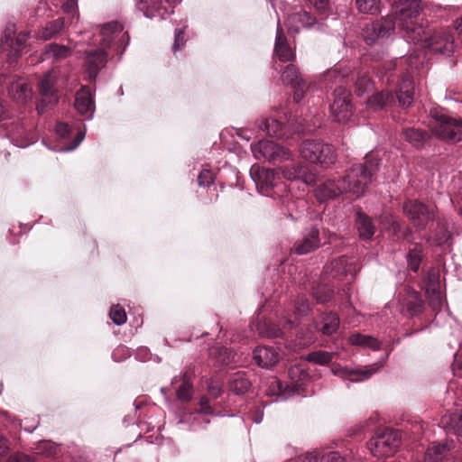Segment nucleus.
<instances>
[{
	"instance_id": "62",
	"label": "nucleus",
	"mask_w": 462,
	"mask_h": 462,
	"mask_svg": "<svg viewBox=\"0 0 462 462\" xmlns=\"http://www.w3.org/2000/svg\"><path fill=\"white\" fill-rule=\"evenodd\" d=\"M310 310V305L307 301L300 300L295 306V311L298 315H306Z\"/></svg>"
},
{
	"instance_id": "21",
	"label": "nucleus",
	"mask_w": 462,
	"mask_h": 462,
	"mask_svg": "<svg viewBox=\"0 0 462 462\" xmlns=\"http://www.w3.org/2000/svg\"><path fill=\"white\" fill-rule=\"evenodd\" d=\"M319 232L316 227L307 229L302 233L301 238L294 244V251L298 254H306L319 246Z\"/></svg>"
},
{
	"instance_id": "18",
	"label": "nucleus",
	"mask_w": 462,
	"mask_h": 462,
	"mask_svg": "<svg viewBox=\"0 0 462 462\" xmlns=\"http://www.w3.org/2000/svg\"><path fill=\"white\" fill-rule=\"evenodd\" d=\"M279 171L287 180H299L306 185L313 184L316 180L315 174L301 162L282 166L279 168Z\"/></svg>"
},
{
	"instance_id": "61",
	"label": "nucleus",
	"mask_w": 462,
	"mask_h": 462,
	"mask_svg": "<svg viewBox=\"0 0 462 462\" xmlns=\"http://www.w3.org/2000/svg\"><path fill=\"white\" fill-rule=\"evenodd\" d=\"M260 333L267 337H279L282 335L281 328L278 327H272L266 331L261 329Z\"/></svg>"
},
{
	"instance_id": "51",
	"label": "nucleus",
	"mask_w": 462,
	"mask_h": 462,
	"mask_svg": "<svg viewBox=\"0 0 462 462\" xmlns=\"http://www.w3.org/2000/svg\"><path fill=\"white\" fill-rule=\"evenodd\" d=\"M207 388H208V394L210 396H212L213 398L219 397L223 393L222 385L219 383L213 381V380H210L208 383Z\"/></svg>"
},
{
	"instance_id": "38",
	"label": "nucleus",
	"mask_w": 462,
	"mask_h": 462,
	"mask_svg": "<svg viewBox=\"0 0 462 462\" xmlns=\"http://www.w3.org/2000/svg\"><path fill=\"white\" fill-rule=\"evenodd\" d=\"M404 139L414 147H420L427 139V133L414 128H406L402 132Z\"/></svg>"
},
{
	"instance_id": "13",
	"label": "nucleus",
	"mask_w": 462,
	"mask_h": 462,
	"mask_svg": "<svg viewBox=\"0 0 462 462\" xmlns=\"http://www.w3.org/2000/svg\"><path fill=\"white\" fill-rule=\"evenodd\" d=\"M56 79L55 72L51 70L44 74L39 83L41 98L36 107L39 114H42L46 107L52 106L58 103L59 97L55 86Z\"/></svg>"
},
{
	"instance_id": "56",
	"label": "nucleus",
	"mask_w": 462,
	"mask_h": 462,
	"mask_svg": "<svg viewBox=\"0 0 462 462\" xmlns=\"http://www.w3.org/2000/svg\"><path fill=\"white\" fill-rule=\"evenodd\" d=\"M55 131L60 137L65 138L70 134L71 128L68 124L60 122L56 125Z\"/></svg>"
},
{
	"instance_id": "5",
	"label": "nucleus",
	"mask_w": 462,
	"mask_h": 462,
	"mask_svg": "<svg viewBox=\"0 0 462 462\" xmlns=\"http://www.w3.org/2000/svg\"><path fill=\"white\" fill-rule=\"evenodd\" d=\"M413 83L410 78L402 79L396 95L390 91H381L374 94L366 101V106L374 112L393 106L395 100L402 107L410 106L413 102Z\"/></svg>"
},
{
	"instance_id": "8",
	"label": "nucleus",
	"mask_w": 462,
	"mask_h": 462,
	"mask_svg": "<svg viewBox=\"0 0 462 462\" xmlns=\"http://www.w3.org/2000/svg\"><path fill=\"white\" fill-rule=\"evenodd\" d=\"M401 443L399 431L383 428L378 429L375 436L367 443L370 452L377 457H390L393 455Z\"/></svg>"
},
{
	"instance_id": "36",
	"label": "nucleus",
	"mask_w": 462,
	"mask_h": 462,
	"mask_svg": "<svg viewBox=\"0 0 462 462\" xmlns=\"http://www.w3.org/2000/svg\"><path fill=\"white\" fill-rule=\"evenodd\" d=\"M356 226L362 239H370L374 234V226L371 218L364 214H357Z\"/></svg>"
},
{
	"instance_id": "48",
	"label": "nucleus",
	"mask_w": 462,
	"mask_h": 462,
	"mask_svg": "<svg viewBox=\"0 0 462 462\" xmlns=\"http://www.w3.org/2000/svg\"><path fill=\"white\" fill-rule=\"evenodd\" d=\"M109 316L112 321L117 326H121L126 322V313L119 305H114L111 308Z\"/></svg>"
},
{
	"instance_id": "25",
	"label": "nucleus",
	"mask_w": 462,
	"mask_h": 462,
	"mask_svg": "<svg viewBox=\"0 0 462 462\" xmlns=\"http://www.w3.org/2000/svg\"><path fill=\"white\" fill-rule=\"evenodd\" d=\"M253 357L259 366L269 368L278 362L279 354L273 347L258 346L254 350Z\"/></svg>"
},
{
	"instance_id": "32",
	"label": "nucleus",
	"mask_w": 462,
	"mask_h": 462,
	"mask_svg": "<svg viewBox=\"0 0 462 462\" xmlns=\"http://www.w3.org/2000/svg\"><path fill=\"white\" fill-rule=\"evenodd\" d=\"M256 124L259 129L265 131L270 136L282 138L286 134L285 126L275 118L261 119Z\"/></svg>"
},
{
	"instance_id": "59",
	"label": "nucleus",
	"mask_w": 462,
	"mask_h": 462,
	"mask_svg": "<svg viewBox=\"0 0 462 462\" xmlns=\"http://www.w3.org/2000/svg\"><path fill=\"white\" fill-rule=\"evenodd\" d=\"M303 462H323V455L317 450L308 452L304 457Z\"/></svg>"
},
{
	"instance_id": "15",
	"label": "nucleus",
	"mask_w": 462,
	"mask_h": 462,
	"mask_svg": "<svg viewBox=\"0 0 462 462\" xmlns=\"http://www.w3.org/2000/svg\"><path fill=\"white\" fill-rule=\"evenodd\" d=\"M403 210L413 225L419 228L424 227L434 218V207L418 200H409L404 203Z\"/></svg>"
},
{
	"instance_id": "16",
	"label": "nucleus",
	"mask_w": 462,
	"mask_h": 462,
	"mask_svg": "<svg viewBox=\"0 0 462 462\" xmlns=\"http://www.w3.org/2000/svg\"><path fill=\"white\" fill-rule=\"evenodd\" d=\"M384 365V361L365 366L362 368L352 369L340 366L339 365H333L332 373L341 377L343 380H349L350 382H362L370 378L374 374L379 371Z\"/></svg>"
},
{
	"instance_id": "9",
	"label": "nucleus",
	"mask_w": 462,
	"mask_h": 462,
	"mask_svg": "<svg viewBox=\"0 0 462 462\" xmlns=\"http://www.w3.org/2000/svg\"><path fill=\"white\" fill-rule=\"evenodd\" d=\"M434 121L430 124L432 133L439 138L459 142L462 140V120L451 118L442 113H432Z\"/></svg>"
},
{
	"instance_id": "29",
	"label": "nucleus",
	"mask_w": 462,
	"mask_h": 462,
	"mask_svg": "<svg viewBox=\"0 0 462 462\" xmlns=\"http://www.w3.org/2000/svg\"><path fill=\"white\" fill-rule=\"evenodd\" d=\"M403 307L407 309L410 315L414 316L421 311L422 300L417 291L411 288H405L404 293L400 299Z\"/></svg>"
},
{
	"instance_id": "60",
	"label": "nucleus",
	"mask_w": 462,
	"mask_h": 462,
	"mask_svg": "<svg viewBox=\"0 0 462 462\" xmlns=\"http://www.w3.org/2000/svg\"><path fill=\"white\" fill-rule=\"evenodd\" d=\"M314 7L321 13H325L329 6L328 0H308Z\"/></svg>"
},
{
	"instance_id": "19",
	"label": "nucleus",
	"mask_w": 462,
	"mask_h": 462,
	"mask_svg": "<svg viewBox=\"0 0 462 462\" xmlns=\"http://www.w3.org/2000/svg\"><path fill=\"white\" fill-rule=\"evenodd\" d=\"M425 291L430 306L438 310L442 306V295L440 291L439 274L435 270H430L425 279Z\"/></svg>"
},
{
	"instance_id": "43",
	"label": "nucleus",
	"mask_w": 462,
	"mask_h": 462,
	"mask_svg": "<svg viewBox=\"0 0 462 462\" xmlns=\"http://www.w3.org/2000/svg\"><path fill=\"white\" fill-rule=\"evenodd\" d=\"M59 452V446L51 441H40L35 447V453L46 457H53Z\"/></svg>"
},
{
	"instance_id": "49",
	"label": "nucleus",
	"mask_w": 462,
	"mask_h": 462,
	"mask_svg": "<svg viewBox=\"0 0 462 462\" xmlns=\"http://www.w3.org/2000/svg\"><path fill=\"white\" fill-rule=\"evenodd\" d=\"M448 425L454 434L462 437V412L453 413L449 418Z\"/></svg>"
},
{
	"instance_id": "46",
	"label": "nucleus",
	"mask_w": 462,
	"mask_h": 462,
	"mask_svg": "<svg viewBox=\"0 0 462 462\" xmlns=\"http://www.w3.org/2000/svg\"><path fill=\"white\" fill-rule=\"evenodd\" d=\"M361 13L374 14L379 12V0H356Z\"/></svg>"
},
{
	"instance_id": "1",
	"label": "nucleus",
	"mask_w": 462,
	"mask_h": 462,
	"mask_svg": "<svg viewBox=\"0 0 462 462\" xmlns=\"http://www.w3.org/2000/svg\"><path fill=\"white\" fill-rule=\"evenodd\" d=\"M377 171L378 161L366 159L364 164L352 166L346 175L337 182L328 180L319 184L315 189V197L319 202L335 199L344 192L359 198L365 194Z\"/></svg>"
},
{
	"instance_id": "41",
	"label": "nucleus",
	"mask_w": 462,
	"mask_h": 462,
	"mask_svg": "<svg viewBox=\"0 0 462 462\" xmlns=\"http://www.w3.org/2000/svg\"><path fill=\"white\" fill-rule=\"evenodd\" d=\"M374 84L365 72H357L355 82V92L357 96H363L369 90H372Z\"/></svg>"
},
{
	"instance_id": "6",
	"label": "nucleus",
	"mask_w": 462,
	"mask_h": 462,
	"mask_svg": "<svg viewBox=\"0 0 462 462\" xmlns=\"http://www.w3.org/2000/svg\"><path fill=\"white\" fill-rule=\"evenodd\" d=\"M300 156L310 163L328 168L337 161L334 147L317 140H305L300 146Z\"/></svg>"
},
{
	"instance_id": "57",
	"label": "nucleus",
	"mask_w": 462,
	"mask_h": 462,
	"mask_svg": "<svg viewBox=\"0 0 462 462\" xmlns=\"http://www.w3.org/2000/svg\"><path fill=\"white\" fill-rule=\"evenodd\" d=\"M85 134H86L85 131H79L77 134V135H76V137H75V139L73 141V143L71 145H69V146H66V147L61 148L60 151H62V152H69V151H73L74 149H76L79 145V143L83 141V139L85 137Z\"/></svg>"
},
{
	"instance_id": "52",
	"label": "nucleus",
	"mask_w": 462,
	"mask_h": 462,
	"mask_svg": "<svg viewBox=\"0 0 462 462\" xmlns=\"http://www.w3.org/2000/svg\"><path fill=\"white\" fill-rule=\"evenodd\" d=\"M61 8L64 13L74 15L78 9V0H64Z\"/></svg>"
},
{
	"instance_id": "22",
	"label": "nucleus",
	"mask_w": 462,
	"mask_h": 462,
	"mask_svg": "<svg viewBox=\"0 0 462 462\" xmlns=\"http://www.w3.org/2000/svg\"><path fill=\"white\" fill-rule=\"evenodd\" d=\"M274 55L282 62L292 60L295 57V53L288 44L287 39L279 23L275 37Z\"/></svg>"
},
{
	"instance_id": "34",
	"label": "nucleus",
	"mask_w": 462,
	"mask_h": 462,
	"mask_svg": "<svg viewBox=\"0 0 462 462\" xmlns=\"http://www.w3.org/2000/svg\"><path fill=\"white\" fill-rule=\"evenodd\" d=\"M29 38L28 32H20L16 38L11 40L10 47L11 50L7 53V60L10 63L15 62L21 56L22 51L25 48L26 42Z\"/></svg>"
},
{
	"instance_id": "63",
	"label": "nucleus",
	"mask_w": 462,
	"mask_h": 462,
	"mask_svg": "<svg viewBox=\"0 0 462 462\" xmlns=\"http://www.w3.org/2000/svg\"><path fill=\"white\" fill-rule=\"evenodd\" d=\"M449 238H450V234L446 229H443L440 231L439 235H437L436 243H437V245H441L448 243Z\"/></svg>"
},
{
	"instance_id": "28",
	"label": "nucleus",
	"mask_w": 462,
	"mask_h": 462,
	"mask_svg": "<svg viewBox=\"0 0 462 462\" xmlns=\"http://www.w3.org/2000/svg\"><path fill=\"white\" fill-rule=\"evenodd\" d=\"M288 29L290 32H298L302 28H311L317 23L316 19L306 11L298 12L288 17Z\"/></svg>"
},
{
	"instance_id": "47",
	"label": "nucleus",
	"mask_w": 462,
	"mask_h": 462,
	"mask_svg": "<svg viewBox=\"0 0 462 462\" xmlns=\"http://www.w3.org/2000/svg\"><path fill=\"white\" fill-rule=\"evenodd\" d=\"M313 296L319 303H325L332 298L333 291L327 285H320L313 289Z\"/></svg>"
},
{
	"instance_id": "58",
	"label": "nucleus",
	"mask_w": 462,
	"mask_h": 462,
	"mask_svg": "<svg viewBox=\"0 0 462 462\" xmlns=\"http://www.w3.org/2000/svg\"><path fill=\"white\" fill-rule=\"evenodd\" d=\"M7 462H34L33 459L25 454L15 453L9 457Z\"/></svg>"
},
{
	"instance_id": "50",
	"label": "nucleus",
	"mask_w": 462,
	"mask_h": 462,
	"mask_svg": "<svg viewBox=\"0 0 462 462\" xmlns=\"http://www.w3.org/2000/svg\"><path fill=\"white\" fill-rule=\"evenodd\" d=\"M214 180V175L209 170H202L198 177V183L201 187L209 186Z\"/></svg>"
},
{
	"instance_id": "27",
	"label": "nucleus",
	"mask_w": 462,
	"mask_h": 462,
	"mask_svg": "<svg viewBox=\"0 0 462 462\" xmlns=\"http://www.w3.org/2000/svg\"><path fill=\"white\" fill-rule=\"evenodd\" d=\"M453 447L454 445L452 440L432 442L425 452L424 461L439 462Z\"/></svg>"
},
{
	"instance_id": "3",
	"label": "nucleus",
	"mask_w": 462,
	"mask_h": 462,
	"mask_svg": "<svg viewBox=\"0 0 462 462\" xmlns=\"http://www.w3.org/2000/svg\"><path fill=\"white\" fill-rule=\"evenodd\" d=\"M392 19L404 32L407 41L416 42L421 39L426 26L420 17L421 6L418 0H401L393 5Z\"/></svg>"
},
{
	"instance_id": "45",
	"label": "nucleus",
	"mask_w": 462,
	"mask_h": 462,
	"mask_svg": "<svg viewBox=\"0 0 462 462\" xmlns=\"http://www.w3.org/2000/svg\"><path fill=\"white\" fill-rule=\"evenodd\" d=\"M335 353L327 351H314L307 356V360L313 364L325 365L331 362Z\"/></svg>"
},
{
	"instance_id": "53",
	"label": "nucleus",
	"mask_w": 462,
	"mask_h": 462,
	"mask_svg": "<svg viewBox=\"0 0 462 462\" xmlns=\"http://www.w3.org/2000/svg\"><path fill=\"white\" fill-rule=\"evenodd\" d=\"M19 426L21 428H23V430L27 432H32L37 429L39 426V420L32 418V419H25L23 422L19 420Z\"/></svg>"
},
{
	"instance_id": "39",
	"label": "nucleus",
	"mask_w": 462,
	"mask_h": 462,
	"mask_svg": "<svg viewBox=\"0 0 462 462\" xmlns=\"http://www.w3.org/2000/svg\"><path fill=\"white\" fill-rule=\"evenodd\" d=\"M210 355L215 356L217 362L224 365H229L236 362V354L227 347L214 348Z\"/></svg>"
},
{
	"instance_id": "17",
	"label": "nucleus",
	"mask_w": 462,
	"mask_h": 462,
	"mask_svg": "<svg viewBox=\"0 0 462 462\" xmlns=\"http://www.w3.org/2000/svg\"><path fill=\"white\" fill-rule=\"evenodd\" d=\"M107 62V52L104 49L91 50L86 52L84 58V69L86 78L89 81H95L98 73Z\"/></svg>"
},
{
	"instance_id": "7",
	"label": "nucleus",
	"mask_w": 462,
	"mask_h": 462,
	"mask_svg": "<svg viewBox=\"0 0 462 462\" xmlns=\"http://www.w3.org/2000/svg\"><path fill=\"white\" fill-rule=\"evenodd\" d=\"M413 43L419 44L421 48L434 53H439L446 56L452 54L455 50L454 38L448 31L440 30L434 32L428 26L423 28L421 39Z\"/></svg>"
},
{
	"instance_id": "14",
	"label": "nucleus",
	"mask_w": 462,
	"mask_h": 462,
	"mask_svg": "<svg viewBox=\"0 0 462 462\" xmlns=\"http://www.w3.org/2000/svg\"><path fill=\"white\" fill-rule=\"evenodd\" d=\"M393 31L394 22L392 16H387L366 24L363 37L367 44H374L389 37Z\"/></svg>"
},
{
	"instance_id": "30",
	"label": "nucleus",
	"mask_w": 462,
	"mask_h": 462,
	"mask_svg": "<svg viewBox=\"0 0 462 462\" xmlns=\"http://www.w3.org/2000/svg\"><path fill=\"white\" fill-rule=\"evenodd\" d=\"M9 95L17 103L24 104L32 99V91L26 82L17 79L12 81Z\"/></svg>"
},
{
	"instance_id": "54",
	"label": "nucleus",
	"mask_w": 462,
	"mask_h": 462,
	"mask_svg": "<svg viewBox=\"0 0 462 462\" xmlns=\"http://www.w3.org/2000/svg\"><path fill=\"white\" fill-rule=\"evenodd\" d=\"M184 44V32L180 29H176L174 33V43L172 46L173 52L180 50Z\"/></svg>"
},
{
	"instance_id": "37",
	"label": "nucleus",
	"mask_w": 462,
	"mask_h": 462,
	"mask_svg": "<svg viewBox=\"0 0 462 462\" xmlns=\"http://www.w3.org/2000/svg\"><path fill=\"white\" fill-rule=\"evenodd\" d=\"M64 27L63 19H56L51 21L46 24L44 28H42L38 32V38L42 40H50L55 37Z\"/></svg>"
},
{
	"instance_id": "4",
	"label": "nucleus",
	"mask_w": 462,
	"mask_h": 462,
	"mask_svg": "<svg viewBox=\"0 0 462 462\" xmlns=\"http://www.w3.org/2000/svg\"><path fill=\"white\" fill-rule=\"evenodd\" d=\"M250 174L261 193L273 198L281 197L282 204H286L289 216L292 219L299 217V216H294L293 208L294 206L305 208V201L301 199L292 201L288 192L285 195L280 194V191H285L286 186L280 180V176L276 170L259 167L252 168Z\"/></svg>"
},
{
	"instance_id": "33",
	"label": "nucleus",
	"mask_w": 462,
	"mask_h": 462,
	"mask_svg": "<svg viewBox=\"0 0 462 462\" xmlns=\"http://www.w3.org/2000/svg\"><path fill=\"white\" fill-rule=\"evenodd\" d=\"M230 390L236 394H243L250 389L251 383L245 372L234 373L228 381Z\"/></svg>"
},
{
	"instance_id": "20",
	"label": "nucleus",
	"mask_w": 462,
	"mask_h": 462,
	"mask_svg": "<svg viewBox=\"0 0 462 462\" xmlns=\"http://www.w3.org/2000/svg\"><path fill=\"white\" fill-rule=\"evenodd\" d=\"M137 8L143 13L146 17H160L165 19L170 14V4L168 0H138Z\"/></svg>"
},
{
	"instance_id": "31",
	"label": "nucleus",
	"mask_w": 462,
	"mask_h": 462,
	"mask_svg": "<svg viewBox=\"0 0 462 462\" xmlns=\"http://www.w3.org/2000/svg\"><path fill=\"white\" fill-rule=\"evenodd\" d=\"M332 264V269L337 274H350L352 277H354L359 271L356 260L346 256L339 257Z\"/></svg>"
},
{
	"instance_id": "2",
	"label": "nucleus",
	"mask_w": 462,
	"mask_h": 462,
	"mask_svg": "<svg viewBox=\"0 0 462 462\" xmlns=\"http://www.w3.org/2000/svg\"><path fill=\"white\" fill-rule=\"evenodd\" d=\"M350 73L349 67L343 68L340 65L328 69L323 75L322 80L326 88L338 84L333 92V102L329 106L332 118L338 123H346L353 115L351 93L342 85Z\"/></svg>"
},
{
	"instance_id": "42",
	"label": "nucleus",
	"mask_w": 462,
	"mask_h": 462,
	"mask_svg": "<svg viewBox=\"0 0 462 462\" xmlns=\"http://www.w3.org/2000/svg\"><path fill=\"white\" fill-rule=\"evenodd\" d=\"M70 53L69 48L56 43L49 44L45 51L46 58H53L56 60L67 58Z\"/></svg>"
},
{
	"instance_id": "23",
	"label": "nucleus",
	"mask_w": 462,
	"mask_h": 462,
	"mask_svg": "<svg viewBox=\"0 0 462 462\" xmlns=\"http://www.w3.org/2000/svg\"><path fill=\"white\" fill-rule=\"evenodd\" d=\"M181 382V384L176 390L177 399L183 402H189L192 399L193 386L191 383V374L185 371L180 375H176L171 379V385Z\"/></svg>"
},
{
	"instance_id": "44",
	"label": "nucleus",
	"mask_w": 462,
	"mask_h": 462,
	"mask_svg": "<svg viewBox=\"0 0 462 462\" xmlns=\"http://www.w3.org/2000/svg\"><path fill=\"white\" fill-rule=\"evenodd\" d=\"M421 245L417 244L413 245V247L410 248L409 254L407 255L408 265L413 272H418L421 261Z\"/></svg>"
},
{
	"instance_id": "35",
	"label": "nucleus",
	"mask_w": 462,
	"mask_h": 462,
	"mask_svg": "<svg viewBox=\"0 0 462 462\" xmlns=\"http://www.w3.org/2000/svg\"><path fill=\"white\" fill-rule=\"evenodd\" d=\"M349 342L354 346L367 347L372 350H378L381 346V343L376 338L359 333L351 335L349 337Z\"/></svg>"
},
{
	"instance_id": "12",
	"label": "nucleus",
	"mask_w": 462,
	"mask_h": 462,
	"mask_svg": "<svg viewBox=\"0 0 462 462\" xmlns=\"http://www.w3.org/2000/svg\"><path fill=\"white\" fill-rule=\"evenodd\" d=\"M281 79L283 83L290 85L294 89L293 98L296 102H300L303 99L308 92L316 89V85L302 78L298 69L293 64L285 67Z\"/></svg>"
},
{
	"instance_id": "26",
	"label": "nucleus",
	"mask_w": 462,
	"mask_h": 462,
	"mask_svg": "<svg viewBox=\"0 0 462 462\" xmlns=\"http://www.w3.org/2000/svg\"><path fill=\"white\" fill-rule=\"evenodd\" d=\"M339 317L335 312L323 313L316 321V328L325 336L336 333L339 328Z\"/></svg>"
},
{
	"instance_id": "24",
	"label": "nucleus",
	"mask_w": 462,
	"mask_h": 462,
	"mask_svg": "<svg viewBox=\"0 0 462 462\" xmlns=\"http://www.w3.org/2000/svg\"><path fill=\"white\" fill-rule=\"evenodd\" d=\"M74 106L79 113L82 115L89 113L88 118L92 117L95 109V104L88 87L83 86L76 93Z\"/></svg>"
},
{
	"instance_id": "55",
	"label": "nucleus",
	"mask_w": 462,
	"mask_h": 462,
	"mask_svg": "<svg viewBox=\"0 0 462 462\" xmlns=\"http://www.w3.org/2000/svg\"><path fill=\"white\" fill-rule=\"evenodd\" d=\"M323 462H346V458L338 452L331 451L323 454Z\"/></svg>"
},
{
	"instance_id": "10",
	"label": "nucleus",
	"mask_w": 462,
	"mask_h": 462,
	"mask_svg": "<svg viewBox=\"0 0 462 462\" xmlns=\"http://www.w3.org/2000/svg\"><path fill=\"white\" fill-rule=\"evenodd\" d=\"M100 35L102 49L115 48L116 51L122 50L120 55H122L129 42L128 33L124 31L123 25L118 22L104 24L100 30Z\"/></svg>"
},
{
	"instance_id": "64",
	"label": "nucleus",
	"mask_w": 462,
	"mask_h": 462,
	"mask_svg": "<svg viewBox=\"0 0 462 462\" xmlns=\"http://www.w3.org/2000/svg\"><path fill=\"white\" fill-rule=\"evenodd\" d=\"M8 448H9L8 440L0 432V457L5 456L8 450Z\"/></svg>"
},
{
	"instance_id": "11",
	"label": "nucleus",
	"mask_w": 462,
	"mask_h": 462,
	"mask_svg": "<svg viewBox=\"0 0 462 462\" xmlns=\"http://www.w3.org/2000/svg\"><path fill=\"white\" fill-rule=\"evenodd\" d=\"M256 159L264 158L270 162L277 163L292 160L291 152L270 140H262L252 148Z\"/></svg>"
},
{
	"instance_id": "40",
	"label": "nucleus",
	"mask_w": 462,
	"mask_h": 462,
	"mask_svg": "<svg viewBox=\"0 0 462 462\" xmlns=\"http://www.w3.org/2000/svg\"><path fill=\"white\" fill-rule=\"evenodd\" d=\"M200 412L194 418L195 422L192 425V430H198L197 424L208 423L209 420L204 418L203 415L213 414L214 411L209 404V400L206 396H202L199 400Z\"/></svg>"
}]
</instances>
